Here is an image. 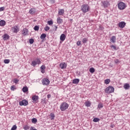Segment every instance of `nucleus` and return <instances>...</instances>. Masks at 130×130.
<instances>
[{
  "mask_svg": "<svg viewBox=\"0 0 130 130\" xmlns=\"http://www.w3.org/2000/svg\"><path fill=\"white\" fill-rule=\"evenodd\" d=\"M68 108H69V104L66 102L62 103L60 105L61 111H66Z\"/></svg>",
  "mask_w": 130,
  "mask_h": 130,
  "instance_id": "nucleus-1",
  "label": "nucleus"
},
{
  "mask_svg": "<svg viewBox=\"0 0 130 130\" xmlns=\"http://www.w3.org/2000/svg\"><path fill=\"white\" fill-rule=\"evenodd\" d=\"M89 6L84 4L81 6V11L83 12V13H87L89 12Z\"/></svg>",
  "mask_w": 130,
  "mask_h": 130,
  "instance_id": "nucleus-2",
  "label": "nucleus"
},
{
  "mask_svg": "<svg viewBox=\"0 0 130 130\" xmlns=\"http://www.w3.org/2000/svg\"><path fill=\"white\" fill-rule=\"evenodd\" d=\"M114 92V87L112 86H109L105 89V92L107 94H111Z\"/></svg>",
  "mask_w": 130,
  "mask_h": 130,
  "instance_id": "nucleus-3",
  "label": "nucleus"
},
{
  "mask_svg": "<svg viewBox=\"0 0 130 130\" xmlns=\"http://www.w3.org/2000/svg\"><path fill=\"white\" fill-rule=\"evenodd\" d=\"M118 8L119 10H124L126 8L125 4L123 2H120L118 4Z\"/></svg>",
  "mask_w": 130,
  "mask_h": 130,
  "instance_id": "nucleus-4",
  "label": "nucleus"
},
{
  "mask_svg": "<svg viewBox=\"0 0 130 130\" xmlns=\"http://www.w3.org/2000/svg\"><path fill=\"white\" fill-rule=\"evenodd\" d=\"M19 105H20V106H27V105H28V101L26 100H23L19 102Z\"/></svg>",
  "mask_w": 130,
  "mask_h": 130,
  "instance_id": "nucleus-5",
  "label": "nucleus"
},
{
  "mask_svg": "<svg viewBox=\"0 0 130 130\" xmlns=\"http://www.w3.org/2000/svg\"><path fill=\"white\" fill-rule=\"evenodd\" d=\"M42 82L43 83V85L48 86V85H49V83H50V81H49V80H48V79L44 78L42 80Z\"/></svg>",
  "mask_w": 130,
  "mask_h": 130,
  "instance_id": "nucleus-6",
  "label": "nucleus"
},
{
  "mask_svg": "<svg viewBox=\"0 0 130 130\" xmlns=\"http://www.w3.org/2000/svg\"><path fill=\"white\" fill-rule=\"evenodd\" d=\"M125 25H126V23L124 21H121L118 23L119 28L121 29H123L125 27Z\"/></svg>",
  "mask_w": 130,
  "mask_h": 130,
  "instance_id": "nucleus-7",
  "label": "nucleus"
},
{
  "mask_svg": "<svg viewBox=\"0 0 130 130\" xmlns=\"http://www.w3.org/2000/svg\"><path fill=\"white\" fill-rule=\"evenodd\" d=\"M59 67L62 70H63V69H67V63H66V62L61 63L59 64Z\"/></svg>",
  "mask_w": 130,
  "mask_h": 130,
  "instance_id": "nucleus-8",
  "label": "nucleus"
},
{
  "mask_svg": "<svg viewBox=\"0 0 130 130\" xmlns=\"http://www.w3.org/2000/svg\"><path fill=\"white\" fill-rule=\"evenodd\" d=\"M110 41L112 43H115L116 42V37L113 36L110 39Z\"/></svg>",
  "mask_w": 130,
  "mask_h": 130,
  "instance_id": "nucleus-9",
  "label": "nucleus"
},
{
  "mask_svg": "<svg viewBox=\"0 0 130 130\" xmlns=\"http://www.w3.org/2000/svg\"><path fill=\"white\" fill-rule=\"evenodd\" d=\"M57 24H60L62 23H63V20H62V19H61L60 17H58L57 18Z\"/></svg>",
  "mask_w": 130,
  "mask_h": 130,
  "instance_id": "nucleus-10",
  "label": "nucleus"
},
{
  "mask_svg": "<svg viewBox=\"0 0 130 130\" xmlns=\"http://www.w3.org/2000/svg\"><path fill=\"white\" fill-rule=\"evenodd\" d=\"M2 37L3 38V40H5V41L8 40L10 38V36L9 35H8V34H4L2 36Z\"/></svg>",
  "mask_w": 130,
  "mask_h": 130,
  "instance_id": "nucleus-11",
  "label": "nucleus"
},
{
  "mask_svg": "<svg viewBox=\"0 0 130 130\" xmlns=\"http://www.w3.org/2000/svg\"><path fill=\"white\" fill-rule=\"evenodd\" d=\"M31 99L33 101L36 102L37 101H38V99H39V96H38V95H34L31 98Z\"/></svg>",
  "mask_w": 130,
  "mask_h": 130,
  "instance_id": "nucleus-12",
  "label": "nucleus"
},
{
  "mask_svg": "<svg viewBox=\"0 0 130 130\" xmlns=\"http://www.w3.org/2000/svg\"><path fill=\"white\" fill-rule=\"evenodd\" d=\"M66 37H67L66 36V35L62 34L60 37V40H61V41H64V40H66Z\"/></svg>",
  "mask_w": 130,
  "mask_h": 130,
  "instance_id": "nucleus-13",
  "label": "nucleus"
},
{
  "mask_svg": "<svg viewBox=\"0 0 130 130\" xmlns=\"http://www.w3.org/2000/svg\"><path fill=\"white\" fill-rule=\"evenodd\" d=\"M102 4L104 8H107L108 7L109 3L108 2V1H104L102 2Z\"/></svg>",
  "mask_w": 130,
  "mask_h": 130,
  "instance_id": "nucleus-14",
  "label": "nucleus"
},
{
  "mask_svg": "<svg viewBox=\"0 0 130 130\" xmlns=\"http://www.w3.org/2000/svg\"><path fill=\"white\" fill-rule=\"evenodd\" d=\"M45 66L43 65L41 67V73H42V74H45Z\"/></svg>",
  "mask_w": 130,
  "mask_h": 130,
  "instance_id": "nucleus-15",
  "label": "nucleus"
},
{
  "mask_svg": "<svg viewBox=\"0 0 130 130\" xmlns=\"http://www.w3.org/2000/svg\"><path fill=\"white\" fill-rule=\"evenodd\" d=\"M6 25V21L5 20H1L0 21V26L2 27H4Z\"/></svg>",
  "mask_w": 130,
  "mask_h": 130,
  "instance_id": "nucleus-16",
  "label": "nucleus"
},
{
  "mask_svg": "<svg viewBox=\"0 0 130 130\" xmlns=\"http://www.w3.org/2000/svg\"><path fill=\"white\" fill-rule=\"evenodd\" d=\"M29 14H31V15H33V14L35 13V8H31L29 10Z\"/></svg>",
  "mask_w": 130,
  "mask_h": 130,
  "instance_id": "nucleus-17",
  "label": "nucleus"
},
{
  "mask_svg": "<svg viewBox=\"0 0 130 130\" xmlns=\"http://www.w3.org/2000/svg\"><path fill=\"white\" fill-rule=\"evenodd\" d=\"M80 82V79H75L73 80V84H79Z\"/></svg>",
  "mask_w": 130,
  "mask_h": 130,
  "instance_id": "nucleus-18",
  "label": "nucleus"
},
{
  "mask_svg": "<svg viewBox=\"0 0 130 130\" xmlns=\"http://www.w3.org/2000/svg\"><path fill=\"white\" fill-rule=\"evenodd\" d=\"M22 33L24 35H27L28 34V29L27 28H23Z\"/></svg>",
  "mask_w": 130,
  "mask_h": 130,
  "instance_id": "nucleus-19",
  "label": "nucleus"
},
{
  "mask_svg": "<svg viewBox=\"0 0 130 130\" xmlns=\"http://www.w3.org/2000/svg\"><path fill=\"white\" fill-rule=\"evenodd\" d=\"M103 104L102 103H100L99 104H98V109H101V108H103Z\"/></svg>",
  "mask_w": 130,
  "mask_h": 130,
  "instance_id": "nucleus-20",
  "label": "nucleus"
},
{
  "mask_svg": "<svg viewBox=\"0 0 130 130\" xmlns=\"http://www.w3.org/2000/svg\"><path fill=\"white\" fill-rule=\"evenodd\" d=\"M64 13V10L63 9H60L58 11V14L60 16H62V14Z\"/></svg>",
  "mask_w": 130,
  "mask_h": 130,
  "instance_id": "nucleus-21",
  "label": "nucleus"
},
{
  "mask_svg": "<svg viewBox=\"0 0 130 130\" xmlns=\"http://www.w3.org/2000/svg\"><path fill=\"white\" fill-rule=\"evenodd\" d=\"M35 60L37 62V64H40V63H41V59L37 58Z\"/></svg>",
  "mask_w": 130,
  "mask_h": 130,
  "instance_id": "nucleus-22",
  "label": "nucleus"
},
{
  "mask_svg": "<svg viewBox=\"0 0 130 130\" xmlns=\"http://www.w3.org/2000/svg\"><path fill=\"white\" fill-rule=\"evenodd\" d=\"M40 38L42 40H44V39H45V38H46V34H42L41 35Z\"/></svg>",
  "mask_w": 130,
  "mask_h": 130,
  "instance_id": "nucleus-23",
  "label": "nucleus"
},
{
  "mask_svg": "<svg viewBox=\"0 0 130 130\" xmlns=\"http://www.w3.org/2000/svg\"><path fill=\"white\" fill-rule=\"evenodd\" d=\"M22 91L24 93L28 92V87L27 86H24L22 88Z\"/></svg>",
  "mask_w": 130,
  "mask_h": 130,
  "instance_id": "nucleus-24",
  "label": "nucleus"
},
{
  "mask_svg": "<svg viewBox=\"0 0 130 130\" xmlns=\"http://www.w3.org/2000/svg\"><path fill=\"white\" fill-rule=\"evenodd\" d=\"M85 105L87 107H90V106H91V103L89 101H86L85 103Z\"/></svg>",
  "mask_w": 130,
  "mask_h": 130,
  "instance_id": "nucleus-25",
  "label": "nucleus"
},
{
  "mask_svg": "<svg viewBox=\"0 0 130 130\" xmlns=\"http://www.w3.org/2000/svg\"><path fill=\"white\" fill-rule=\"evenodd\" d=\"M31 66H32V67H35L37 65V62H36V60H33L32 62H31Z\"/></svg>",
  "mask_w": 130,
  "mask_h": 130,
  "instance_id": "nucleus-26",
  "label": "nucleus"
},
{
  "mask_svg": "<svg viewBox=\"0 0 130 130\" xmlns=\"http://www.w3.org/2000/svg\"><path fill=\"white\" fill-rule=\"evenodd\" d=\"M124 88L125 89V90L129 89V84L127 83L125 84L124 85Z\"/></svg>",
  "mask_w": 130,
  "mask_h": 130,
  "instance_id": "nucleus-27",
  "label": "nucleus"
},
{
  "mask_svg": "<svg viewBox=\"0 0 130 130\" xmlns=\"http://www.w3.org/2000/svg\"><path fill=\"white\" fill-rule=\"evenodd\" d=\"M14 33H17L19 31V29L18 28L17 26L14 27L13 28Z\"/></svg>",
  "mask_w": 130,
  "mask_h": 130,
  "instance_id": "nucleus-28",
  "label": "nucleus"
},
{
  "mask_svg": "<svg viewBox=\"0 0 130 130\" xmlns=\"http://www.w3.org/2000/svg\"><path fill=\"white\" fill-rule=\"evenodd\" d=\"M111 81L110 79H107L105 80V84H106V85H108L110 83Z\"/></svg>",
  "mask_w": 130,
  "mask_h": 130,
  "instance_id": "nucleus-29",
  "label": "nucleus"
},
{
  "mask_svg": "<svg viewBox=\"0 0 130 130\" xmlns=\"http://www.w3.org/2000/svg\"><path fill=\"white\" fill-rule=\"evenodd\" d=\"M50 116L51 117V120H53V119H54L55 116H54V114H53V113H51Z\"/></svg>",
  "mask_w": 130,
  "mask_h": 130,
  "instance_id": "nucleus-30",
  "label": "nucleus"
},
{
  "mask_svg": "<svg viewBox=\"0 0 130 130\" xmlns=\"http://www.w3.org/2000/svg\"><path fill=\"white\" fill-rule=\"evenodd\" d=\"M34 29L35 30V31H39V25H35Z\"/></svg>",
  "mask_w": 130,
  "mask_h": 130,
  "instance_id": "nucleus-31",
  "label": "nucleus"
},
{
  "mask_svg": "<svg viewBox=\"0 0 130 130\" xmlns=\"http://www.w3.org/2000/svg\"><path fill=\"white\" fill-rule=\"evenodd\" d=\"M89 72L91 74H93V73H95V69L91 68L89 69Z\"/></svg>",
  "mask_w": 130,
  "mask_h": 130,
  "instance_id": "nucleus-32",
  "label": "nucleus"
},
{
  "mask_svg": "<svg viewBox=\"0 0 130 130\" xmlns=\"http://www.w3.org/2000/svg\"><path fill=\"white\" fill-rule=\"evenodd\" d=\"M31 122L32 123H36V122H37V119H36V118H34L31 119Z\"/></svg>",
  "mask_w": 130,
  "mask_h": 130,
  "instance_id": "nucleus-33",
  "label": "nucleus"
},
{
  "mask_svg": "<svg viewBox=\"0 0 130 130\" xmlns=\"http://www.w3.org/2000/svg\"><path fill=\"white\" fill-rule=\"evenodd\" d=\"M100 121V119L98 118H94L93 120V121L94 122H98V121Z\"/></svg>",
  "mask_w": 130,
  "mask_h": 130,
  "instance_id": "nucleus-34",
  "label": "nucleus"
},
{
  "mask_svg": "<svg viewBox=\"0 0 130 130\" xmlns=\"http://www.w3.org/2000/svg\"><path fill=\"white\" fill-rule=\"evenodd\" d=\"M30 44H33L34 43V39H30L29 40Z\"/></svg>",
  "mask_w": 130,
  "mask_h": 130,
  "instance_id": "nucleus-35",
  "label": "nucleus"
},
{
  "mask_svg": "<svg viewBox=\"0 0 130 130\" xmlns=\"http://www.w3.org/2000/svg\"><path fill=\"white\" fill-rule=\"evenodd\" d=\"M49 29H50V27H49V26H46L44 28L45 31H48V30H49Z\"/></svg>",
  "mask_w": 130,
  "mask_h": 130,
  "instance_id": "nucleus-36",
  "label": "nucleus"
},
{
  "mask_svg": "<svg viewBox=\"0 0 130 130\" xmlns=\"http://www.w3.org/2000/svg\"><path fill=\"white\" fill-rule=\"evenodd\" d=\"M87 38H83V39L82 40L83 43H87Z\"/></svg>",
  "mask_w": 130,
  "mask_h": 130,
  "instance_id": "nucleus-37",
  "label": "nucleus"
},
{
  "mask_svg": "<svg viewBox=\"0 0 130 130\" xmlns=\"http://www.w3.org/2000/svg\"><path fill=\"white\" fill-rule=\"evenodd\" d=\"M111 48H113L114 50H117V48L114 45H111Z\"/></svg>",
  "mask_w": 130,
  "mask_h": 130,
  "instance_id": "nucleus-38",
  "label": "nucleus"
},
{
  "mask_svg": "<svg viewBox=\"0 0 130 130\" xmlns=\"http://www.w3.org/2000/svg\"><path fill=\"white\" fill-rule=\"evenodd\" d=\"M17 129V125H14L11 128V130H16Z\"/></svg>",
  "mask_w": 130,
  "mask_h": 130,
  "instance_id": "nucleus-39",
  "label": "nucleus"
},
{
  "mask_svg": "<svg viewBox=\"0 0 130 130\" xmlns=\"http://www.w3.org/2000/svg\"><path fill=\"white\" fill-rule=\"evenodd\" d=\"M82 44V42L81 41H78L77 42V45H78V46H80V45H81Z\"/></svg>",
  "mask_w": 130,
  "mask_h": 130,
  "instance_id": "nucleus-40",
  "label": "nucleus"
},
{
  "mask_svg": "<svg viewBox=\"0 0 130 130\" xmlns=\"http://www.w3.org/2000/svg\"><path fill=\"white\" fill-rule=\"evenodd\" d=\"M48 24L49 25H52L53 24V21H52V20H49L48 21Z\"/></svg>",
  "mask_w": 130,
  "mask_h": 130,
  "instance_id": "nucleus-41",
  "label": "nucleus"
},
{
  "mask_svg": "<svg viewBox=\"0 0 130 130\" xmlns=\"http://www.w3.org/2000/svg\"><path fill=\"white\" fill-rule=\"evenodd\" d=\"M11 90H12V91H15V90H16V88H15V85H12L11 87Z\"/></svg>",
  "mask_w": 130,
  "mask_h": 130,
  "instance_id": "nucleus-42",
  "label": "nucleus"
},
{
  "mask_svg": "<svg viewBox=\"0 0 130 130\" xmlns=\"http://www.w3.org/2000/svg\"><path fill=\"white\" fill-rule=\"evenodd\" d=\"M5 63H10V59H5L4 60Z\"/></svg>",
  "mask_w": 130,
  "mask_h": 130,
  "instance_id": "nucleus-43",
  "label": "nucleus"
},
{
  "mask_svg": "<svg viewBox=\"0 0 130 130\" xmlns=\"http://www.w3.org/2000/svg\"><path fill=\"white\" fill-rule=\"evenodd\" d=\"M18 82H19V80L17 78L14 79V83L15 84H18Z\"/></svg>",
  "mask_w": 130,
  "mask_h": 130,
  "instance_id": "nucleus-44",
  "label": "nucleus"
},
{
  "mask_svg": "<svg viewBox=\"0 0 130 130\" xmlns=\"http://www.w3.org/2000/svg\"><path fill=\"white\" fill-rule=\"evenodd\" d=\"M3 11H5V7L0 8V12H3Z\"/></svg>",
  "mask_w": 130,
  "mask_h": 130,
  "instance_id": "nucleus-45",
  "label": "nucleus"
},
{
  "mask_svg": "<svg viewBox=\"0 0 130 130\" xmlns=\"http://www.w3.org/2000/svg\"><path fill=\"white\" fill-rule=\"evenodd\" d=\"M24 129H25V130L29 129V127H28V126H25L24 127Z\"/></svg>",
  "mask_w": 130,
  "mask_h": 130,
  "instance_id": "nucleus-46",
  "label": "nucleus"
},
{
  "mask_svg": "<svg viewBox=\"0 0 130 130\" xmlns=\"http://www.w3.org/2000/svg\"><path fill=\"white\" fill-rule=\"evenodd\" d=\"M115 63H118V62H119V60H118V59H116V60H115Z\"/></svg>",
  "mask_w": 130,
  "mask_h": 130,
  "instance_id": "nucleus-47",
  "label": "nucleus"
},
{
  "mask_svg": "<svg viewBox=\"0 0 130 130\" xmlns=\"http://www.w3.org/2000/svg\"><path fill=\"white\" fill-rule=\"evenodd\" d=\"M50 2L51 3V4L55 3V1H54V0H50Z\"/></svg>",
  "mask_w": 130,
  "mask_h": 130,
  "instance_id": "nucleus-48",
  "label": "nucleus"
},
{
  "mask_svg": "<svg viewBox=\"0 0 130 130\" xmlns=\"http://www.w3.org/2000/svg\"><path fill=\"white\" fill-rule=\"evenodd\" d=\"M54 27H54V31H56V30L57 29V26L55 25Z\"/></svg>",
  "mask_w": 130,
  "mask_h": 130,
  "instance_id": "nucleus-49",
  "label": "nucleus"
},
{
  "mask_svg": "<svg viewBox=\"0 0 130 130\" xmlns=\"http://www.w3.org/2000/svg\"><path fill=\"white\" fill-rule=\"evenodd\" d=\"M110 127H111V128H113L114 127V124L111 125Z\"/></svg>",
  "mask_w": 130,
  "mask_h": 130,
  "instance_id": "nucleus-50",
  "label": "nucleus"
},
{
  "mask_svg": "<svg viewBox=\"0 0 130 130\" xmlns=\"http://www.w3.org/2000/svg\"><path fill=\"white\" fill-rule=\"evenodd\" d=\"M51 97V95H50V94H48L47 95V98H50Z\"/></svg>",
  "mask_w": 130,
  "mask_h": 130,
  "instance_id": "nucleus-51",
  "label": "nucleus"
}]
</instances>
